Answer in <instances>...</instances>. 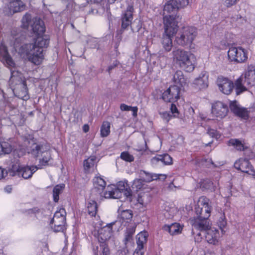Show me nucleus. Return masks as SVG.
Here are the masks:
<instances>
[{"mask_svg":"<svg viewBox=\"0 0 255 255\" xmlns=\"http://www.w3.org/2000/svg\"><path fill=\"white\" fill-rule=\"evenodd\" d=\"M21 33H15L14 31L6 39V45L10 47L11 52L17 54L22 58L27 59L35 65H40L44 59L43 48L47 47L49 43V36L43 34L37 36L34 43H24Z\"/></svg>","mask_w":255,"mask_h":255,"instance_id":"f257e3e1","label":"nucleus"},{"mask_svg":"<svg viewBox=\"0 0 255 255\" xmlns=\"http://www.w3.org/2000/svg\"><path fill=\"white\" fill-rule=\"evenodd\" d=\"M195 209L197 217L191 218L189 220L193 229L204 231L208 243L216 245L219 241L220 234L216 228L210 226L208 220L212 209L209 199L204 196L200 197Z\"/></svg>","mask_w":255,"mask_h":255,"instance_id":"f03ea898","label":"nucleus"},{"mask_svg":"<svg viewBox=\"0 0 255 255\" xmlns=\"http://www.w3.org/2000/svg\"><path fill=\"white\" fill-rule=\"evenodd\" d=\"M0 61L10 70L9 86L14 95L23 100L28 99L29 96L26 82L22 74L15 70V63L8 53L5 40L0 43Z\"/></svg>","mask_w":255,"mask_h":255,"instance_id":"7ed1b4c3","label":"nucleus"},{"mask_svg":"<svg viewBox=\"0 0 255 255\" xmlns=\"http://www.w3.org/2000/svg\"><path fill=\"white\" fill-rule=\"evenodd\" d=\"M24 145L29 144L31 145L29 148L25 145H19V147L13 150L14 154H17L18 157L22 156L27 152L35 157H40L39 159V164L38 167L41 168L42 166H46L51 159V150L49 146L46 144H39L34 142L32 135H24Z\"/></svg>","mask_w":255,"mask_h":255,"instance_id":"20e7f679","label":"nucleus"},{"mask_svg":"<svg viewBox=\"0 0 255 255\" xmlns=\"http://www.w3.org/2000/svg\"><path fill=\"white\" fill-rule=\"evenodd\" d=\"M163 22L165 31L162 35L161 43L164 50L166 52H169L173 47L172 37L178 30V21L176 20V16L169 15L164 16Z\"/></svg>","mask_w":255,"mask_h":255,"instance_id":"39448f33","label":"nucleus"},{"mask_svg":"<svg viewBox=\"0 0 255 255\" xmlns=\"http://www.w3.org/2000/svg\"><path fill=\"white\" fill-rule=\"evenodd\" d=\"M123 194L129 201L132 200L131 190L126 180L119 181L117 185H108L104 193V196L105 198L119 199Z\"/></svg>","mask_w":255,"mask_h":255,"instance_id":"423d86ee","label":"nucleus"},{"mask_svg":"<svg viewBox=\"0 0 255 255\" xmlns=\"http://www.w3.org/2000/svg\"><path fill=\"white\" fill-rule=\"evenodd\" d=\"M194 55L183 49L177 48L172 51L173 60L184 71L191 72L195 68Z\"/></svg>","mask_w":255,"mask_h":255,"instance_id":"0eeeda50","label":"nucleus"},{"mask_svg":"<svg viewBox=\"0 0 255 255\" xmlns=\"http://www.w3.org/2000/svg\"><path fill=\"white\" fill-rule=\"evenodd\" d=\"M93 226L95 228L93 234L98 239L100 244L106 243L111 238L114 232V226L119 224L118 221L107 224L106 226H102V222L99 221L97 222H93Z\"/></svg>","mask_w":255,"mask_h":255,"instance_id":"6e6552de","label":"nucleus"},{"mask_svg":"<svg viewBox=\"0 0 255 255\" xmlns=\"http://www.w3.org/2000/svg\"><path fill=\"white\" fill-rule=\"evenodd\" d=\"M29 25L36 36L42 35L45 31L44 23L41 19L37 17L32 18L31 14L26 13L21 19V26L27 29Z\"/></svg>","mask_w":255,"mask_h":255,"instance_id":"1a4fd4ad","label":"nucleus"},{"mask_svg":"<svg viewBox=\"0 0 255 255\" xmlns=\"http://www.w3.org/2000/svg\"><path fill=\"white\" fill-rule=\"evenodd\" d=\"M197 35V29L193 26H186L183 28L180 35L176 36V43L181 46H188L192 48V43Z\"/></svg>","mask_w":255,"mask_h":255,"instance_id":"9d476101","label":"nucleus"},{"mask_svg":"<svg viewBox=\"0 0 255 255\" xmlns=\"http://www.w3.org/2000/svg\"><path fill=\"white\" fill-rule=\"evenodd\" d=\"M228 57L231 62L244 63L248 58V52L241 46L231 45L228 51Z\"/></svg>","mask_w":255,"mask_h":255,"instance_id":"9b49d317","label":"nucleus"},{"mask_svg":"<svg viewBox=\"0 0 255 255\" xmlns=\"http://www.w3.org/2000/svg\"><path fill=\"white\" fill-rule=\"evenodd\" d=\"M66 213L64 208L57 210L51 220L50 225L55 232H63L65 229Z\"/></svg>","mask_w":255,"mask_h":255,"instance_id":"f8f14e48","label":"nucleus"},{"mask_svg":"<svg viewBox=\"0 0 255 255\" xmlns=\"http://www.w3.org/2000/svg\"><path fill=\"white\" fill-rule=\"evenodd\" d=\"M40 167L37 166H21L20 163L16 161V164L12 165L11 170L13 172V174L16 173L18 175H21L24 179H28L31 177L33 174Z\"/></svg>","mask_w":255,"mask_h":255,"instance_id":"ddd939ff","label":"nucleus"},{"mask_svg":"<svg viewBox=\"0 0 255 255\" xmlns=\"http://www.w3.org/2000/svg\"><path fill=\"white\" fill-rule=\"evenodd\" d=\"M8 3L7 7L3 9V12L6 15H12L14 13L24 10L26 5L21 0H6Z\"/></svg>","mask_w":255,"mask_h":255,"instance_id":"4468645a","label":"nucleus"},{"mask_svg":"<svg viewBox=\"0 0 255 255\" xmlns=\"http://www.w3.org/2000/svg\"><path fill=\"white\" fill-rule=\"evenodd\" d=\"M228 105L221 101H216L212 105L211 113L217 120H222L225 118L228 113Z\"/></svg>","mask_w":255,"mask_h":255,"instance_id":"2eb2a0df","label":"nucleus"},{"mask_svg":"<svg viewBox=\"0 0 255 255\" xmlns=\"http://www.w3.org/2000/svg\"><path fill=\"white\" fill-rule=\"evenodd\" d=\"M193 0H169L164 5V12L177 11L179 8H183L192 2Z\"/></svg>","mask_w":255,"mask_h":255,"instance_id":"dca6fc26","label":"nucleus"},{"mask_svg":"<svg viewBox=\"0 0 255 255\" xmlns=\"http://www.w3.org/2000/svg\"><path fill=\"white\" fill-rule=\"evenodd\" d=\"M180 88L171 86L162 94V98L166 102H174L180 98Z\"/></svg>","mask_w":255,"mask_h":255,"instance_id":"f3484780","label":"nucleus"},{"mask_svg":"<svg viewBox=\"0 0 255 255\" xmlns=\"http://www.w3.org/2000/svg\"><path fill=\"white\" fill-rule=\"evenodd\" d=\"M234 167L242 172L252 176L255 175V170L254 167L250 164L249 161L246 158H241L237 160L234 163Z\"/></svg>","mask_w":255,"mask_h":255,"instance_id":"a211bd4d","label":"nucleus"},{"mask_svg":"<svg viewBox=\"0 0 255 255\" xmlns=\"http://www.w3.org/2000/svg\"><path fill=\"white\" fill-rule=\"evenodd\" d=\"M148 234L146 231L140 232L136 235L137 247L135 250L133 255H143L144 253V245L147 242Z\"/></svg>","mask_w":255,"mask_h":255,"instance_id":"6ab92c4d","label":"nucleus"},{"mask_svg":"<svg viewBox=\"0 0 255 255\" xmlns=\"http://www.w3.org/2000/svg\"><path fill=\"white\" fill-rule=\"evenodd\" d=\"M217 83L220 91L222 93L229 95L233 91L234 84L230 79L223 77H220L218 78Z\"/></svg>","mask_w":255,"mask_h":255,"instance_id":"aec40b11","label":"nucleus"},{"mask_svg":"<svg viewBox=\"0 0 255 255\" xmlns=\"http://www.w3.org/2000/svg\"><path fill=\"white\" fill-rule=\"evenodd\" d=\"M208 73L206 71H202L193 81V86L199 90L206 88L208 86Z\"/></svg>","mask_w":255,"mask_h":255,"instance_id":"412c9836","label":"nucleus"},{"mask_svg":"<svg viewBox=\"0 0 255 255\" xmlns=\"http://www.w3.org/2000/svg\"><path fill=\"white\" fill-rule=\"evenodd\" d=\"M133 7L132 5H128L126 10L123 13L122 15V27L126 29L131 24L133 12Z\"/></svg>","mask_w":255,"mask_h":255,"instance_id":"4be33fe9","label":"nucleus"},{"mask_svg":"<svg viewBox=\"0 0 255 255\" xmlns=\"http://www.w3.org/2000/svg\"><path fill=\"white\" fill-rule=\"evenodd\" d=\"M230 107L231 111L239 117L245 120L248 118L249 114L247 110L241 107L237 101L231 102Z\"/></svg>","mask_w":255,"mask_h":255,"instance_id":"5701e85b","label":"nucleus"},{"mask_svg":"<svg viewBox=\"0 0 255 255\" xmlns=\"http://www.w3.org/2000/svg\"><path fill=\"white\" fill-rule=\"evenodd\" d=\"M151 162L153 165L162 163L165 165H170L172 163V158L168 154L157 155L151 159Z\"/></svg>","mask_w":255,"mask_h":255,"instance_id":"b1692460","label":"nucleus"},{"mask_svg":"<svg viewBox=\"0 0 255 255\" xmlns=\"http://www.w3.org/2000/svg\"><path fill=\"white\" fill-rule=\"evenodd\" d=\"M243 78L248 86H252L255 85V69L254 67H249Z\"/></svg>","mask_w":255,"mask_h":255,"instance_id":"393cba45","label":"nucleus"},{"mask_svg":"<svg viewBox=\"0 0 255 255\" xmlns=\"http://www.w3.org/2000/svg\"><path fill=\"white\" fill-rule=\"evenodd\" d=\"M140 175L142 180L146 182H149L157 179H165L166 178L165 175L151 174L144 171H141L140 172Z\"/></svg>","mask_w":255,"mask_h":255,"instance_id":"a878e982","label":"nucleus"},{"mask_svg":"<svg viewBox=\"0 0 255 255\" xmlns=\"http://www.w3.org/2000/svg\"><path fill=\"white\" fill-rule=\"evenodd\" d=\"M163 229L165 231H168L171 235H175L181 233L183 226L178 223H174L170 225L164 226Z\"/></svg>","mask_w":255,"mask_h":255,"instance_id":"bb28decb","label":"nucleus"},{"mask_svg":"<svg viewBox=\"0 0 255 255\" xmlns=\"http://www.w3.org/2000/svg\"><path fill=\"white\" fill-rule=\"evenodd\" d=\"M87 211L89 215L94 217L93 222L96 221L97 222L100 221L99 217L97 216V205L95 201H90L87 204Z\"/></svg>","mask_w":255,"mask_h":255,"instance_id":"cd10ccee","label":"nucleus"},{"mask_svg":"<svg viewBox=\"0 0 255 255\" xmlns=\"http://www.w3.org/2000/svg\"><path fill=\"white\" fill-rule=\"evenodd\" d=\"M173 81L175 84L174 86H178L179 88L185 85L186 80L181 71L178 70L174 73Z\"/></svg>","mask_w":255,"mask_h":255,"instance_id":"c85d7f7f","label":"nucleus"},{"mask_svg":"<svg viewBox=\"0 0 255 255\" xmlns=\"http://www.w3.org/2000/svg\"><path fill=\"white\" fill-rule=\"evenodd\" d=\"M247 82L244 81L243 76L239 78L235 82V90L237 95H240L247 90Z\"/></svg>","mask_w":255,"mask_h":255,"instance_id":"c756f323","label":"nucleus"},{"mask_svg":"<svg viewBox=\"0 0 255 255\" xmlns=\"http://www.w3.org/2000/svg\"><path fill=\"white\" fill-rule=\"evenodd\" d=\"M93 181L94 187L97 189L99 193H101L105 188L106 185L105 181L99 176H95Z\"/></svg>","mask_w":255,"mask_h":255,"instance_id":"7c9ffc66","label":"nucleus"},{"mask_svg":"<svg viewBox=\"0 0 255 255\" xmlns=\"http://www.w3.org/2000/svg\"><path fill=\"white\" fill-rule=\"evenodd\" d=\"M96 163V157L92 156L85 160L83 162L84 168L86 172H89Z\"/></svg>","mask_w":255,"mask_h":255,"instance_id":"2f4dec72","label":"nucleus"},{"mask_svg":"<svg viewBox=\"0 0 255 255\" xmlns=\"http://www.w3.org/2000/svg\"><path fill=\"white\" fill-rule=\"evenodd\" d=\"M120 217L122 220V224L124 222L128 223L131 220L132 217V211L130 210H125L121 211L120 214Z\"/></svg>","mask_w":255,"mask_h":255,"instance_id":"473e14b6","label":"nucleus"},{"mask_svg":"<svg viewBox=\"0 0 255 255\" xmlns=\"http://www.w3.org/2000/svg\"><path fill=\"white\" fill-rule=\"evenodd\" d=\"M110 132V123L107 121L103 123L101 127V135L102 137L107 136Z\"/></svg>","mask_w":255,"mask_h":255,"instance_id":"72a5a7b5","label":"nucleus"},{"mask_svg":"<svg viewBox=\"0 0 255 255\" xmlns=\"http://www.w3.org/2000/svg\"><path fill=\"white\" fill-rule=\"evenodd\" d=\"M200 187L203 189L215 191V186L213 183L210 179H205L200 183Z\"/></svg>","mask_w":255,"mask_h":255,"instance_id":"f704fd0d","label":"nucleus"},{"mask_svg":"<svg viewBox=\"0 0 255 255\" xmlns=\"http://www.w3.org/2000/svg\"><path fill=\"white\" fill-rule=\"evenodd\" d=\"M65 185L63 184L56 185L53 190V200L55 202L59 200V195L64 188Z\"/></svg>","mask_w":255,"mask_h":255,"instance_id":"c9c22d12","label":"nucleus"},{"mask_svg":"<svg viewBox=\"0 0 255 255\" xmlns=\"http://www.w3.org/2000/svg\"><path fill=\"white\" fill-rule=\"evenodd\" d=\"M149 201L148 195L147 194L139 192L137 199V202L142 206H145Z\"/></svg>","mask_w":255,"mask_h":255,"instance_id":"e433bc0d","label":"nucleus"},{"mask_svg":"<svg viewBox=\"0 0 255 255\" xmlns=\"http://www.w3.org/2000/svg\"><path fill=\"white\" fill-rule=\"evenodd\" d=\"M11 145L7 142L0 143V155L2 153L8 154L12 151Z\"/></svg>","mask_w":255,"mask_h":255,"instance_id":"4c0bfd02","label":"nucleus"},{"mask_svg":"<svg viewBox=\"0 0 255 255\" xmlns=\"http://www.w3.org/2000/svg\"><path fill=\"white\" fill-rule=\"evenodd\" d=\"M230 145L234 146L237 149L242 150L245 148L244 144L239 139H232L229 141Z\"/></svg>","mask_w":255,"mask_h":255,"instance_id":"58836bf2","label":"nucleus"},{"mask_svg":"<svg viewBox=\"0 0 255 255\" xmlns=\"http://www.w3.org/2000/svg\"><path fill=\"white\" fill-rule=\"evenodd\" d=\"M120 156L123 160L127 162H130L134 160V157L127 151L122 152Z\"/></svg>","mask_w":255,"mask_h":255,"instance_id":"ea45409f","label":"nucleus"},{"mask_svg":"<svg viewBox=\"0 0 255 255\" xmlns=\"http://www.w3.org/2000/svg\"><path fill=\"white\" fill-rule=\"evenodd\" d=\"M142 181H143L141 178L139 179H135L133 182L132 188L135 189L136 191L140 190L144 186Z\"/></svg>","mask_w":255,"mask_h":255,"instance_id":"a19ab883","label":"nucleus"},{"mask_svg":"<svg viewBox=\"0 0 255 255\" xmlns=\"http://www.w3.org/2000/svg\"><path fill=\"white\" fill-rule=\"evenodd\" d=\"M100 255H110V250L107 243L100 244Z\"/></svg>","mask_w":255,"mask_h":255,"instance_id":"79ce46f5","label":"nucleus"},{"mask_svg":"<svg viewBox=\"0 0 255 255\" xmlns=\"http://www.w3.org/2000/svg\"><path fill=\"white\" fill-rule=\"evenodd\" d=\"M174 210V208H167L163 211V214L165 218L169 219L173 216Z\"/></svg>","mask_w":255,"mask_h":255,"instance_id":"37998d69","label":"nucleus"},{"mask_svg":"<svg viewBox=\"0 0 255 255\" xmlns=\"http://www.w3.org/2000/svg\"><path fill=\"white\" fill-rule=\"evenodd\" d=\"M218 226L221 230L222 232H224L223 228L226 225V221H225V217L222 216L218 220Z\"/></svg>","mask_w":255,"mask_h":255,"instance_id":"c03bdc74","label":"nucleus"},{"mask_svg":"<svg viewBox=\"0 0 255 255\" xmlns=\"http://www.w3.org/2000/svg\"><path fill=\"white\" fill-rule=\"evenodd\" d=\"M240 0H224V4L228 7H230L235 5Z\"/></svg>","mask_w":255,"mask_h":255,"instance_id":"a18cd8bd","label":"nucleus"},{"mask_svg":"<svg viewBox=\"0 0 255 255\" xmlns=\"http://www.w3.org/2000/svg\"><path fill=\"white\" fill-rule=\"evenodd\" d=\"M170 110L173 114V116L174 118H177L179 116V111L176 106V105L174 104H172L170 107Z\"/></svg>","mask_w":255,"mask_h":255,"instance_id":"49530a36","label":"nucleus"},{"mask_svg":"<svg viewBox=\"0 0 255 255\" xmlns=\"http://www.w3.org/2000/svg\"><path fill=\"white\" fill-rule=\"evenodd\" d=\"M208 134L212 137L218 138L220 135L218 131L214 129H209L207 132Z\"/></svg>","mask_w":255,"mask_h":255,"instance_id":"de8ad7c7","label":"nucleus"},{"mask_svg":"<svg viewBox=\"0 0 255 255\" xmlns=\"http://www.w3.org/2000/svg\"><path fill=\"white\" fill-rule=\"evenodd\" d=\"M87 42L91 48H94L96 45L97 40L92 37H89Z\"/></svg>","mask_w":255,"mask_h":255,"instance_id":"09e8293b","label":"nucleus"},{"mask_svg":"<svg viewBox=\"0 0 255 255\" xmlns=\"http://www.w3.org/2000/svg\"><path fill=\"white\" fill-rule=\"evenodd\" d=\"M201 164L202 166H205L206 167L209 166L210 165H214L213 162H212V160L211 159H203L201 161Z\"/></svg>","mask_w":255,"mask_h":255,"instance_id":"8fccbe9b","label":"nucleus"},{"mask_svg":"<svg viewBox=\"0 0 255 255\" xmlns=\"http://www.w3.org/2000/svg\"><path fill=\"white\" fill-rule=\"evenodd\" d=\"M162 118L168 122L171 119V115L169 112H165L160 114Z\"/></svg>","mask_w":255,"mask_h":255,"instance_id":"3c124183","label":"nucleus"},{"mask_svg":"<svg viewBox=\"0 0 255 255\" xmlns=\"http://www.w3.org/2000/svg\"><path fill=\"white\" fill-rule=\"evenodd\" d=\"M7 170L0 167V180L5 178L7 176Z\"/></svg>","mask_w":255,"mask_h":255,"instance_id":"603ef678","label":"nucleus"},{"mask_svg":"<svg viewBox=\"0 0 255 255\" xmlns=\"http://www.w3.org/2000/svg\"><path fill=\"white\" fill-rule=\"evenodd\" d=\"M120 109L123 111H128L131 109V106H128L125 104H122L120 106Z\"/></svg>","mask_w":255,"mask_h":255,"instance_id":"864d4df0","label":"nucleus"},{"mask_svg":"<svg viewBox=\"0 0 255 255\" xmlns=\"http://www.w3.org/2000/svg\"><path fill=\"white\" fill-rule=\"evenodd\" d=\"M119 255H127L128 250L126 248L123 249L118 251Z\"/></svg>","mask_w":255,"mask_h":255,"instance_id":"5fc2aeb1","label":"nucleus"},{"mask_svg":"<svg viewBox=\"0 0 255 255\" xmlns=\"http://www.w3.org/2000/svg\"><path fill=\"white\" fill-rule=\"evenodd\" d=\"M138 109L136 107H131V109H130V111H131L132 112V115L134 117H136L137 116Z\"/></svg>","mask_w":255,"mask_h":255,"instance_id":"6e6d98bb","label":"nucleus"},{"mask_svg":"<svg viewBox=\"0 0 255 255\" xmlns=\"http://www.w3.org/2000/svg\"><path fill=\"white\" fill-rule=\"evenodd\" d=\"M199 117L202 121H206L207 120H209L208 119H207L206 115L203 113H200Z\"/></svg>","mask_w":255,"mask_h":255,"instance_id":"4d7b16f0","label":"nucleus"},{"mask_svg":"<svg viewBox=\"0 0 255 255\" xmlns=\"http://www.w3.org/2000/svg\"><path fill=\"white\" fill-rule=\"evenodd\" d=\"M89 130V127L88 125H84L83 126V130L85 132H87Z\"/></svg>","mask_w":255,"mask_h":255,"instance_id":"13d9d810","label":"nucleus"},{"mask_svg":"<svg viewBox=\"0 0 255 255\" xmlns=\"http://www.w3.org/2000/svg\"><path fill=\"white\" fill-rule=\"evenodd\" d=\"M93 251L94 255H99V248L98 247H95L93 248Z\"/></svg>","mask_w":255,"mask_h":255,"instance_id":"bf43d9fd","label":"nucleus"},{"mask_svg":"<svg viewBox=\"0 0 255 255\" xmlns=\"http://www.w3.org/2000/svg\"><path fill=\"white\" fill-rule=\"evenodd\" d=\"M11 190H12V188L11 187V186H6L4 189V190L5 192H7V193H10L11 192Z\"/></svg>","mask_w":255,"mask_h":255,"instance_id":"052dcab7","label":"nucleus"},{"mask_svg":"<svg viewBox=\"0 0 255 255\" xmlns=\"http://www.w3.org/2000/svg\"><path fill=\"white\" fill-rule=\"evenodd\" d=\"M116 0H108V1L109 3H114Z\"/></svg>","mask_w":255,"mask_h":255,"instance_id":"680f3d73","label":"nucleus"},{"mask_svg":"<svg viewBox=\"0 0 255 255\" xmlns=\"http://www.w3.org/2000/svg\"><path fill=\"white\" fill-rule=\"evenodd\" d=\"M134 231L132 232L130 235H128L126 237V239L128 240V238H129L130 236H131L133 234Z\"/></svg>","mask_w":255,"mask_h":255,"instance_id":"e2e57ef3","label":"nucleus"},{"mask_svg":"<svg viewBox=\"0 0 255 255\" xmlns=\"http://www.w3.org/2000/svg\"><path fill=\"white\" fill-rule=\"evenodd\" d=\"M238 18L240 19H241V20H243V18H242V17H241V16H237V19L238 20Z\"/></svg>","mask_w":255,"mask_h":255,"instance_id":"0e129e2a","label":"nucleus"},{"mask_svg":"<svg viewBox=\"0 0 255 255\" xmlns=\"http://www.w3.org/2000/svg\"><path fill=\"white\" fill-rule=\"evenodd\" d=\"M112 68H113V67L112 66H110L108 69L109 72H110V70H111L112 69Z\"/></svg>","mask_w":255,"mask_h":255,"instance_id":"69168bd1","label":"nucleus"},{"mask_svg":"<svg viewBox=\"0 0 255 255\" xmlns=\"http://www.w3.org/2000/svg\"><path fill=\"white\" fill-rule=\"evenodd\" d=\"M212 141H211V142H209V143H208L206 144V145H208L212 143Z\"/></svg>","mask_w":255,"mask_h":255,"instance_id":"338daca9","label":"nucleus"},{"mask_svg":"<svg viewBox=\"0 0 255 255\" xmlns=\"http://www.w3.org/2000/svg\"><path fill=\"white\" fill-rule=\"evenodd\" d=\"M12 115V113L9 114V116H11Z\"/></svg>","mask_w":255,"mask_h":255,"instance_id":"774afa93","label":"nucleus"}]
</instances>
